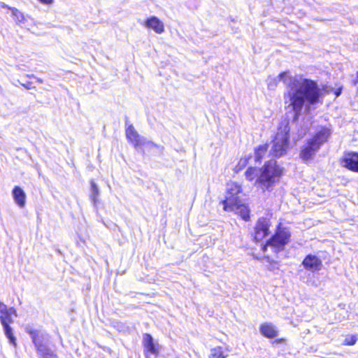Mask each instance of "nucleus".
<instances>
[{"label": "nucleus", "instance_id": "1", "mask_svg": "<svg viewBox=\"0 0 358 358\" xmlns=\"http://www.w3.org/2000/svg\"><path fill=\"white\" fill-rule=\"evenodd\" d=\"M280 80L289 87L285 98L288 99L296 116L300 114L305 101L309 104L319 101L321 91L315 82L301 77H292L288 72H282L278 76L268 78V88L274 90Z\"/></svg>", "mask_w": 358, "mask_h": 358}, {"label": "nucleus", "instance_id": "2", "mask_svg": "<svg viewBox=\"0 0 358 358\" xmlns=\"http://www.w3.org/2000/svg\"><path fill=\"white\" fill-rule=\"evenodd\" d=\"M259 176L255 180V185L263 191L271 192L274 185L279 182L282 169L276 161L270 160L258 169Z\"/></svg>", "mask_w": 358, "mask_h": 358}, {"label": "nucleus", "instance_id": "3", "mask_svg": "<svg viewBox=\"0 0 358 358\" xmlns=\"http://www.w3.org/2000/svg\"><path fill=\"white\" fill-rule=\"evenodd\" d=\"M25 331L31 336L37 352L42 358H58L57 355L48 346L50 336L45 331L34 329L31 325L25 327Z\"/></svg>", "mask_w": 358, "mask_h": 358}, {"label": "nucleus", "instance_id": "4", "mask_svg": "<svg viewBox=\"0 0 358 358\" xmlns=\"http://www.w3.org/2000/svg\"><path fill=\"white\" fill-rule=\"evenodd\" d=\"M331 134V129L326 127L322 128L303 145L300 153L301 159L306 162L312 159L320 146L327 141Z\"/></svg>", "mask_w": 358, "mask_h": 358}, {"label": "nucleus", "instance_id": "5", "mask_svg": "<svg viewBox=\"0 0 358 358\" xmlns=\"http://www.w3.org/2000/svg\"><path fill=\"white\" fill-rule=\"evenodd\" d=\"M289 132L288 123L279 127L271 149V154L273 157H280L285 154L288 148Z\"/></svg>", "mask_w": 358, "mask_h": 358}, {"label": "nucleus", "instance_id": "6", "mask_svg": "<svg viewBox=\"0 0 358 358\" xmlns=\"http://www.w3.org/2000/svg\"><path fill=\"white\" fill-rule=\"evenodd\" d=\"M290 233L286 228L279 227L275 234L262 246L263 251H265L267 247H271L275 252L283 249L284 246L289 242Z\"/></svg>", "mask_w": 358, "mask_h": 358}, {"label": "nucleus", "instance_id": "7", "mask_svg": "<svg viewBox=\"0 0 358 358\" xmlns=\"http://www.w3.org/2000/svg\"><path fill=\"white\" fill-rule=\"evenodd\" d=\"M241 192V187L236 182H229L227 185V195L224 200L221 201L226 211L234 210L238 205V194Z\"/></svg>", "mask_w": 358, "mask_h": 358}, {"label": "nucleus", "instance_id": "8", "mask_svg": "<svg viewBox=\"0 0 358 358\" xmlns=\"http://www.w3.org/2000/svg\"><path fill=\"white\" fill-rule=\"evenodd\" d=\"M126 136L136 149H141L145 145H154V143L148 141L143 136H141L132 124H126Z\"/></svg>", "mask_w": 358, "mask_h": 358}, {"label": "nucleus", "instance_id": "9", "mask_svg": "<svg viewBox=\"0 0 358 358\" xmlns=\"http://www.w3.org/2000/svg\"><path fill=\"white\" fill-rule=\"evenodd\" d=\"M270 221L267 218L261 217L258 220L255 228L254 239L256 242L261 241L268 234Z\"/></svg>", "mask_w": 358, "mask_h": 358}, {"label": "nucleus", "instance_id": "10", "mask_svg": "<svg viewBox=\"0 0 358 358\" xmlns=\"http://www.w3.org/2000/svg\"><path fill=\"white\" fill-rule=\"evenodd\" d=\"M143 346L146 358H156L159 353V345L154 342L150 334L143 335Z\"/></svg>", "mask_w": 358, "mask_h": 358}, {"label": "nucleus", "instance_id": "11", "mask_svg": "<svg viewBox=\"0 0 358 358\" xmlns=\"http://www.w3.org/2000/svg\"><path fill=\"white\" fill-rule=\"evenodd\" d=\"M341 165L352 171L358 173V153H345L341 159Z\"/></svg>", "mask_w": 358, "mask_h": 358}, {"label": "nucleus", "instance_id": "12", "mask_svg": "<svg viewBox=\"0 0 358 358\" xmlns=\"http://www.w3.org/2000/svg\"><path fill=\"white\" fill-rule=\"evenodd\" d=\"M302 265L306 270L314 273L321 270L322 262L317 256L308 255L304 258Z\"/></svg>", "mask_w": 358, "mask_h": 358}, {"label": "nucleus", "instance_id": "13", "mask_svg": "<svg viewBox=\"0 0 358 358\" xmlns=\"http://www.w3.org/2000/svg\"><path fill=\"white\" fill-rule=\"evenodd\" d=\"M17 317V312L15 308H8L6 304L0 301V321L1 323L13 322L12 316Z\"/></svg>", "mask_w": 358, "mask_h": 358}, {"label": "nucleus", "instance_id": "14", "mask_svg": "<svg viewBox=\"0 0 358 358\" xmlns=\"http://www.w3.org/2000/svg\"><path fill=\"white\" fill-rule=\"evenodd\" d=\"M143 25L148 29H152L157 34H160L164 31V23L155 16L148 18L144 22Z\"/></svg>", "mask_w": 358, "mask_h": 358}, {"label": "nucleus", "instance_id": "15", "mask_svg": "<svg viewBox=\"0 0 358 358\" xmlns=\"http://www.w3.org/2000/svg\"><path fill=\"white\" fill-rule=\"evenodd\" d=\"M260 333L268 338H273L277 336L278 331L276 327L271 322H264L260 325Z\"/></svg>", "mask_w": 358, "mask_h": 358}, {"label": "nucleus", "instance_id": "16", "mask_svg": "<svg viewBox=\"0 0 358 358\" xmlns=\"http://www.w3.org/2000/svg\"><path fill=\"white\" fill-rule=\"evenodd\" d=\"M12 195L14 201L20 208L25 206L26 194L21 187L15 186L12 191Z\"/></svg>", "mask_w": 358, "mask_h": 358}, {"label": "nucleus", "instance_id": "17", "mask_svg": "<svg viewBox=\"0 0 358 358\" xmlns=\"http://www.w3.org/2000/svg\"><path fill=\"white\" fill-rule=\"evenodd\" d=\"M12 322H3V323H1L3 326L4 334L7 338L9 340V342L10 344H12L13 346H16V338L13 334V329L10 327V324Z\"/></svg>", "mask_w": 358, "mask_h": 358}, {"label": "nucleus", "instance_id": "18", "mask_svg": "<svg viewBox=\"0 0 358 358\" xmlns=\"http://www.w3.org/2000/svg\"><path fill=\"white\" fill-rule=\"evenodd\" d=\"M9 10L11 11L13 20L17 24L20 25L25 23V16L20 10L16 8H9Z\"/></svg>", "mask_w": 358, "mask_h": 358}, {"label": "nucleus", "instance_id": "19", "mask_svg": "<svg viewBox=\"0 0 358 358\" xmlns=\"http://www.w3.org/2000/svg\"><path fill=\"white\" fill-rule=\"evenodd\" d=\"M228 356L227 350L222 347H216L210 350L209 358H227Z\"/></svg>", "mask_w": 358, "mask_h": 358}, {"label": "nucleus", "instance_id": "20", "mask_svg": "<svg viewBox=\"0 0 358 358\" xmlns=\"http://www.w3.org/2000/svg\"><path fill=\"white\" fill-rule=\"evenodd\" d=\"M268 150V145H259L256 150L255 152V159L256 162H260Z\"/></svg>", "mask_w": 358, "mask_h": 358}, {"label": "nucleus", "instance_id": "21", "mask_svg": "<svg viewBox=\"0 0 358 358\" xmlns=\"http://www.w3.org/2000/svg\"><path fill=\"white\" fill-rule=\"evenodd\" d=\"M91 191H92L91 196H90L91 199H92L94 205H96V203L98 202L99 190V187H98L97 185L94 181L91 182Z\"/></svg>", "mask_w": 358, "mask_h": 358}, {"label": "nucleus", "instance_id": "22", "mask_svg": "<svg viewBox=\"0 0 358 358\" xmlns=\"http://www.w3.org/2000/svg\"><path fill=\"white\" fill-rule=\"evenodd\" d=\"M245 178L249 181H252L255 178H257L259 176L258 169L254 167H249L245 173Z\"/></svg>", "mask_w": 358, "mask_h": 358}, {"label": "nucleus", "instance_id": "23", "mask_svg": "<svg viewBox=\"0 0 358 358\" xmlns=\"http://www.w3.org/2000/svg\"><path fill=\"white\" fill-rule=\"evenodd\" d=\"M357 341V337L355 335L347 336L343 341L344 345H354Z\"/></svg>", "mask_w": 358, "mask_h": 358}, {"label": "nucleus", "instance_id": "24", "mask_svg": "<svg viewBox=\"0 0 358 358\" xmlns=\"http://www.w3.org/2000/svg\"><path fill=\"white\" fill-rule=\"evenodd\" d=\"M331 92H333L334 93V94L336 95V96L338 97L341 94L342 87H339L338 88H337L335 90H334L333 88H331L330 90H327V93H330Z\"/></svg>", "mask_w": 358, "mask_h": 358}, {"label": "nucleus", "instance_id": "25", "mask_svg": "<svg viewBox=\"0 0 358 358\" xmlns=\"http://www.w3.org/2000/svg\"><path fill=\"white\" fill-rule=\"evenodd\" d=\"M247 163H248V159L245 158H242L240 159L238 166H239L240 169H242L247 164Z\"/></svg>", "mask_w": 358, "mask_h": 358}, {"label": "nucleus", "instance_id": "26", "mask_svg": "<svg viewBox=\"0 0 358 358\" xmlns=\"http://www.w3.org/2000/svg\"><path fill=\"white\" fill-rule=\"evenodd\" d=\"M242 217L245 220H248L249 218V213L247 209H245V210L242 213Z\"/></svg>", "mask_w": 358, "mask_h": 358}, {"label": "nucleus", "instance_id": "27", "mask_svg": "<svg viewBox=\"0 0 358 358\" xmlns=\"http://www.w3.org/2000/svg\"><path fill=\"white\" fill-rule=\"evenodd\" d=\"M22 85L28 90L34 88V87L32 86V84L29 82H28L27 83H23V84H22Z\"/></svg>", "mask_w": 358, "mask_h": 358}, {"label": "nucleus", "instance_id": "28", "mask_svg": "<svg viewBox=\"0 0 358 358\" xmlns=\"http://www.w3.org/2000/svg\"><path fill=\"white\" fill-rule=\"evenodd\" d=\"M41 3L43 4H51L53 1V0H38Z\"/></svg>", "mask_w": 358, "mask_h": 358}, {"label": "nucleus", "instance_id": "29", "mask_svg": "<svg viewBox=\"0 0 358 358\" xmlns=\"http://www.w3.org/2000/svg\"><path fill=\"white\" fill-rule=\"evenodd\" d=\"M285 338H280V339L275 340L273 343H285Z\"/></svg>", "mask_w": 358, "mask_h": 358}, {"label": "nucleus", "instance_id": "30", "mask_svg": "<svg viewBox=\"0 0 358 358\" xmlns=\"http://www.w3.org/2000/svg\"><path fill=\"white\" fill-rule=\"evenodd\" d=\"M28 77L29 78H34L36 79L37 82H38L39 83H43V80L41 79V78H36L34 75H31V76H28Z\"/></svg>", "mask_w": 358, "mask_h": 358}, {"label": "nucleus", "instance_id": "31", "mask_svg": "<svg viewBox=\"0 0 358 358\" xmlns=\"http://www.w3.org/2000/svg\"><path fill=\"white\" fill-rule=\"evenodd\" d=\"M1 7H2V8H8V9H9V8H10V6H8V5H6V3H1Z\"/></svg>", "mask_w": 358, "mask_h": 358}]
</instances>
